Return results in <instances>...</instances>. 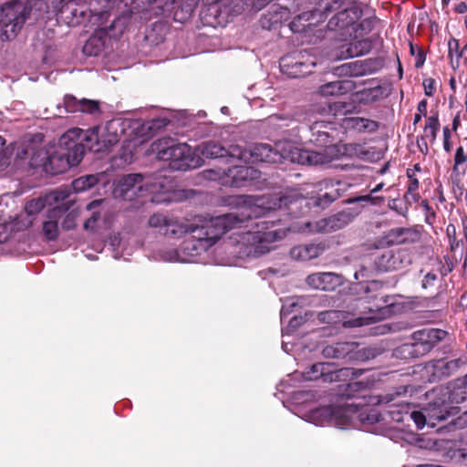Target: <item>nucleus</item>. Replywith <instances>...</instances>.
I'll return each mask as SVG.
<instances>
[{
  "mask_svg": "<svg viewBox=\"0 0 467 467\" xmlns=\"http://www.w3.org/2000/svg\"><path fill=\"white\" fill-rule=\"evenodd\" d=\"M281 63L282 67H287L291 68V70L288 71V74L294 78L304 77L307 74H310L312 72V67L316 66V62L313 60L305 62L297 59L294 63H290L286 57L282 58Z\"/></svg>",
  "mask_w": 467,
  "mask_h": 467,
  "instance_id": "nucleus-28",
  "label": "nucleus"
},
{
  "mask_svg": "<svg viewBox=\"0 0 467 467\" xmlns=\"http://www.w3.org/2000/svg\"><path fill=\"white\" fill-rule=\"evenodd\" d=\"M64 107L67 112L80 111L81 99H77L73 96L67 95L64 98Z\"/></svg>",
  "mask_w": 467,
  "mask_h": 467,
  "instance_id": "nucleus-40",
  "label": "nucleus"
},
{
  "mask_svg": "<svg viewBox=\"0 0 467 467\" xmlns=\"http://www.w3.org/2000/svg\"><path fill=\"white\" fill-rule=\"evenodd\" d=\"M102 48V43L97 36H91L85 43L83 52L88 56H98Z\"/></svg>",
  "mask_w": 467,
  "mask_h": 467,
  "instance_id": "nucleus-36",
  "label": "nucleus"
},
{
  "mask_svg": "<svg viewBox=\"0 0 467 467\" xmlns=\"http://www.w3.org/2000/svg\"><path fill=\"white\" fill-rule=\"evenodd\" d=\"M451 131L448 127L443 129V149L445 151L450 152L451 150L452 145L451 142Z\"/></svg>",
  "mask_w": 467,
  "mask_h": 467,
  "instance_id": "nucleus-47",
  "label": "nucleus"
},
{
  "mask_svg": "<svg viewBox=\"0 0 467 467\" xmlns=\"http://www.w3.org/2000/svg\"><path fill=\"white\" fill-rule=\"evenodd\" d=\"M358 345L355 342H337L327 345L322 348V355L325 358H353V352Z\"/></svg>",
  "mask_w": 467,
  "mask_h": 467,
  "instance_id": "nucleus-23",
  "label": "nucleus"
},
{
  "mask_svg": "<svg viewBox=\"0 0 467 467\" xmlns=\"http://www.w3.org/2000/svg\"><path fill=\"white\" fill-rule=\"evenodd\" d=\"M456 12H458L459 14H463L465 12H467V5L463 2L460 3L456 8H455Z\"/></svg>",
  "mask_w": 467,
  "mask_h": 467,
  "instance_id": "nucleus-57",
  "label": "nucleus"
},
{
  "mask_svg": "<svg viewBox=\"0 0 467 467\" xmlns=\"http://www.w3.org/2000/svg\"><path fill=\"white\" fill-rule=\"evenodd\" d=\"M440 129V122L437 116H431L427 119L424 127V137L431 142L436 140L437 132Z\"/></svg>",
  "mask_w": 467,
  "mask_h": 467,
  "instance_id": "nucleus-34",
  "label": "nucleus"
},
{
  "mask_svg": "<svg viewBox=\"0 0 467 467\" xmlns=\"http://www.w3.org/2000/svg\"><path fill=\"white\" fill-rule=\"evenodd\" d=\"M421 171L420 165L419 163H416L413 168L407 170V176L410 179L416 178V173L420 172Z\"/></svg>",
  "mask_w": 467,
  "mask_h": 467,
  "instance_id": "nucleus-51",
  "label": "nucleus"
},
{
  "mask_svg": "<svg viewBox=\"0 0 467 467\" xmlns=\"http://www.w3.org/2000/svg\"><path fill=\"white\" fill-rule=\"evenodd\" d=\"M360 99L366 103L375 102L384 97V90L380 86L365 88L360 94Z\"/></svg>",
  "mask_w": 467,
  "mask_h": 467,
  "instance_id": "nucleus-35",
  "label": "nucleus"
},
{
  "mask_svg": "<svg viewBox=\"0 0 467 467\" xmlns=\"http://www.w3.org/2000/svg\"><path fill=\"white\" fill-rule=\"evenodd\" d=\"M332 364L328 362H319L312 365L308 370L304 372L303 376L306 380H316L323 378L325 381H333L337 374H347L348 369H339L337 372H330Z\"/></svg>",
  "mask_w": 467,
  "mask_h": 467,
  "instance_id": "nucleus-20",
  "label": "nucleus"
},
{
  "mask_svg": "<svg viewBox=\"0 0 467 467\" xmlns=\"http://www.w3.org/2000/svg\"><path fill=\"white\" fill-rule=\"evenodd\" d=\"M421 206L424 208V210L426 212H430L431 211V207H430V205L428 204V202L426 201H422Z\"/></svg>",
  "mask_w": 467,
  "mask_h": 467,
  "instance_id": "nucleus-61",
  "label": "nucleus"
},
{
  "mask_svg": "<svg viewBox=\"0 0 467 467\" xmlns=\"http://www.w3.org/2000/svg\"><path fill=\"white\" fill-rule=\"evenodd\" d=\"M32 9L30 0H16L0 7V29L6 39L15 37Z\"/></svg>",
  "mask_w": 467,
  "mask_h": 467,
  "instance_id": "nucleus-6",
  "label": "nucleus"
},
{
  "mask_svg": "<svg viewBox=\"0 0 467 467\" xmlns=\"http://www.w3.org/2000/svg\"><path fill=\"white\" fill-rule=\"evenodd\" d=\"M466 365V358H458L450 360L440 359L433 365V374L439 378L450 377Z\"/></svg>",
  "mask_w": 467,
  "mask_h": 467,
  "instance_id": "nucleus-24",
  "label": "nucleus"
},
{
  "mask_svg": "<svg viewBox=\"0 0 467 467\" xmlns=\"http://www.w3.org/2000/svg\"><path fill=\"white\" fill-rule=\"evenodd\" d=\"M195 151L198 155L206 158H227L229 161L238 160V158H244L245 156V153H243V148L239 145H231L226 149L214 141H207L200 144Z\"/></svg>",
  "mask_w": 467,
  "mask_h": 467,
  "instance_id": "nucleus-12",
  "label": "nucleus"
},
{
  "mask_svg": "<svg viewBox=\"0 0 467 467\" xmlns=\"http://www.w3.org/2000/svg\"><path fill=\"white\" fill-rule=\"evenodd\" d=\"M334 130V124L330 121L316 119L309 126L311 133L309 141L323 148L320 151L299 149L286 142L276 143L275 149L269 144H256L249 150L243 149L245 156L238 160L267 163H278L287 160L302 165H324L344 155L358 157L364 154L363 149L358 144L332 143Z\"/></svg>",
  "mask_w": 467,
  "mask_h": 467,
  "instance_id": "nucleus-1",
  "label": "nucleus"
},
{
  "mask_svg": "<svg viewBox=\"0 0 467 467\" xmlns=\"http://www.w3.org/2000/svg\"><path fill=\"white\" fill-rule=\"evenodd\" d=\"M74 205L71 204L70 207H72ZM68 213H67L63 223H62V228L67 230V231H69V230H72L74 229L76 226H77V220L78 218L79 217V214H80V212L78 210V208H69V210H67Z\"/></svg>",
  "mask_w": 467,
  "mask_h": 467,
  "instance_id": "nucleus-37",
  "label": "nucleus"
},
{
  "mask_svg": "<svg viewBox=\"0 0 467 467\" xmlns=\"http://www.w3.org/2000/svg\"><path fill=\"white\" fill-rule=\"evenodd\" d=\"M261 172L251 166H234L229 168L223 177H220L223 181V184L234 187H243L247 183L259 179Z\"/></svg>",
  "mask_w": 467,
  "mask_h": 467,
  "instance_id": "nucleus-14",
  "label": "nucleus"
},
{
  "mask_svg": "<svg viewBox=\"0 0 467 467\" xmlns=\"http://www.w3.org/2000/svg\"><path fill=\"white\" fill-rule=\"evenodd\" d=\"M447 332L438 328H423L411 334V340L421 356L428 354L439 342L447 337Z\"/></svg>",
  "mask_w": 467,
  "mask_h": 467,
  "instance_id": "nucleus-10",
  "label": "nucleus"
},
{
  "mask_svg": "<svg viewBox=\"0 0 467 467\" xmlns=\"http://www.w3.org/2000/svg\"><path fill=\"white\" fill-rule=\"evenodd\" d=\"M424 92L426 96H432L435 90V81L432 78H427L423 81Z\"/></svg>",
  "mask_w": 467,
  "mask_h": 467,
  "instance_id": "nucleus-48",
  "label": "nucleus"
},
{
  "mask_svg": "<svg viewBox=\"0 0 467 467\" xmlns=\"http://www.w3.org/2000/svg\"><path fill=\"white\" fill-rule=\"evenodd\" d=\"M394 355L397 358L410 359V358H417L422 357L420 353H418L417 348L414 345L413 341L410 343H405L401 346L398 347L394 350Z\"/></svg>",
  "mask_w": 467,
  "mask_h": 467,
  "instance_id": "nucleus-32",
  "label": "nucleus"
},
{
  "mask_svg": "<svg viewBox=\"0 0 467 467\" xmlns=\"http://www.w3.org/2000/svg\"><path fill=\"white\" fill-rule=\"evenodd\" d=\"M347 85H348V82L342 80L328 82L319 88V92L323 96L339 95L347 90Z\"/></svg>",
  "mask_w": 467,
  "mask_h": 467,
  "instance_id": "nucleus-31",
  "label": "nucleus"
},
{
  "mask_svg": "<svg viewBox=\"0 0 467 467\" xmlns=\"http://www.w3.org/2000/svg\"><path fill=\"white\" fill-rule=\"evenodd\" d=\"M410 417L413 420L418 429H423L426 425L434 428L438 422L446 419L447 412L440 407L433 405L424 408L420 411H412Z\"/></svg>",
  "mask_w": 467,
  "mask_h": 467,
  "instance_id": "nucleus-16",
  "label": "nucleus"
},
{
  "mask_svg": "<svg viewBox=\"0 0 467 467\" xmlns=\"http://www.w3.org/2000/svg\"><path fill=\"white\" fill-rule=\"evenodd\" d=\"M171 218L164 214L155 213L149 218L148 223L150 227L159 228L165 231Z\"/></svg>",
  "mask_w": 467,
  "mask_h": 467,
  "instance_id": "nucleus-39",
  "label": "nucleus"
},
{
  "mask_svg": "<svg viewBox=\"0 0 467 467\" xmlns=\"http://www.w3.org/2000/svg\"><path fill=\"white\" fill-rule=\"evenodd\" d=\"M458 124H459L458 118H455V119H453V123H452L453 130H456V129H457Z\"/></svg>",
  "mask_w": 467,
  "mask_h": 467,
  "instance_id": "nucleus-64",
  "label": "nucleus"
},
{
  "mask_svg": "<svg viewBox=\"0 0 467 467\" xmlns=\"http://www.w3.org/2000/svg\"><path fill=\"white\" fill-rule=\"evenodd\" d=\"M461 304H462V305H467V293H464V294L461 296Z\"/></svg>",
  "mask_w": 467,
  "mask_h": 467,
  "instance_id": "nucleus-60",
  "label": "nucleus"
},
{
  "mask_svg": "<svg viewBox=\"0 0 467 467\" xmlns=\"http://www.w3.org/2000/svg\"><path fill=\"white\" fill-rule=\"evenodd\" d=\"M372 319V317H359L348 322V326L350 327H361L368 324V320Z\"/></svg>",
  "mask_w": 467,
  "mask_h": 467,
  "instance_id": "nucleus-50",
  "label": "nucleus"
},
{
  "mask_svg": "<svg viewBox=\"0 0 467 467\" xmlns=\"http://www.w3.org/2000/svg\"><path fill=\"white\" fill-rule=\"evenodd\" d=\"M298 304H299L298 299H296V300H294V299L289 300V306L294 307V306H297Z\"/></svg>",
  "mask_w": 467,
  "mask_h": 467,
  "instance_id": "nucleus-63",
  "label": "nucleus"
},
{
  "mask_svg": "<svg viewBox=\"0 0 467 467\" xmlns=\"http://www.w3.org/2000/svg\"><path fill=\"white\" fill-rule=\"evenodd\" d=\"M410 261L402 250L389 251L378 258L377 265L383 271H395L407 265Z\"/></svg>",
  "mask_w": 467,
  "mask_h": 467,
  "instance_id": "nucleus-18",
  "label": "nucleus"
},
{
  "mask_svg": "<svg viewBox=\"0 0 467 467\" xmlns=\"http://www.w3.org/2000/svg\"><path fill=\"white\" fill-rule=\"evenodd\" d=\"M383 186H384V183H383V182H380V183L377 184V185H376V186H375V187L370 191L371 194H372V193H376V192H378L381 191V190H382V188H383Z\"/></svg>",
  "mask_w": 467,
  "mask_h": 467,
  "instance_id": "nucleus-59",
  "label": "nucleus"
},
{
  "mask_svg": "<svg viewBox=\"0 0 467 467\" xmlns=\"http://www.w3.org/2000/svg\"><path fill=\"white\" fill-rule=\"evenodd\" d=\"M467 157L464 154L463 148L462 146L458 147L454 156V170L460 164L466 162Z\"/></svg>",
  "mask_w": 467,
  "mask_h": 467,
  "instance_id": "nucleus-46",
  "label": "nucleus"
},
{
  "mask_svg": "<svg viewBox=\"0 0 467 467\" xmlns=\"http://www.w3.org/2000/svg\"><path fill=\"white\" fill-rule=\"evenodd\" d=\"M419 189V180L417 178L410 179L406 197L410 195L414 201L417 200V191Z\"/></svg>",
  "mask_w": 467,
  "mask_h": 467,
  "instance_id": "nucleus-45",
  "label": "nucleus"
},
{
  "mask_svg": "<svg viewBox=\"0 0 467 467\" xmlns=\"http://www.w3.org/2000/svg\"><path fill=\"white\" fill-rule=\"evenodd\" d=\"M317 11L313 12H306L297 16L294 18V20L290 23V28L294 32H301L306 30L310 27L314 23L310 20L317 15Z\"/></svg>",
  "mask_w": 467,
  "mask_h": 467,
  "instance_id": "nucleus-30",
  "label": "nucleus"
},
{
  "mask_svg": "<svg viewBox=\"0 0 467 467\" xmlns=\"http://www.w3.org/2000/svg\"><path fill=\"white\" fill-rule=\"evenodd\" d=\"M420 119H421V114H415L413 123L417 124L420 121Z\"/></svg>",
  "mask_w": 467,
  "mask_h": 467,
  "instance_id": "nucleus-62",
  "label": "nucleus"
},
{
  "mask_svg": "<svg viewBox=\"0 0 467 467\" xmlns=\"http://www.w3.org/2000/svg\"><path fill=\"white\" fill-rule=\"evenodd\" d=\"M285 236V230L245 232L239 234V253L244 256L257 257L274 249V244Z\"/></svg>",
  "mask_w": 467,
  "mask_h": 467,
  "instance_id": "nucleus-5",
  "label": "nucleus"
},
{
  "mask_svg": "<svg viewBox=\"0 0 467 467\" xmlns=\"http://www.w3.org/2000/svg\"><path fill=\"white\" fill-rule=\"evenodd\" d=\"M99 111V102L91 99H81L80 112L95 114Z\"/></svg>",
  "mask_w": 467,
  "mask_h": 467,
  "instance_id": "nucleus-41",
  "label": "nucleus"
},
{
  "mask_svg": "<svg viewBox=\"0 0 467 467\" xmlns=\"http://www.w3.org/2000/svg\"><path fill=\"white\" fill-rule=\"evenodd\" d=\"M122 123L120 119H112L108 121L103 127H99V143L102 145L103 150L119 141V131L121 130Z\"/></svg>",
  "mask_w": 467,
  "mask_h": 467,
  "instance_id": "nucleus-21",
  "label": "nucleus"
},
{
  "mask_svg": "<svg viewBox=\"0 0 467 467\" xmlns=\"http://www.w3.org/2000/svg\"><path fill=\"white\" fill-rule=\"evenodd\" d=\"M342 126L358 132H374L379 128L377 121L361 117H347L343 119Z\"/></svg>",
  "mask_w": 467,
  "mask_h": 467,
  "instance_id": "nucleus-26",
  "label": "nucleus"
},
{
  "mask_svg": "<svg viewBox=\"0 0 467 467\" xmlns=\"http://www.w3.org/2000/svg\"><path fill=\"white\" fill-rule=\"evenodd\" d=\"M448 46H449V54H450V56H451L453 51H456V52L458 51L459 42L456 39H451L449 41Z\"/></svg>",
  "mask_w": 467,
  "mask_h": 467,
  "instance_id": "nucleus-54",
  "label": "nucleus"
},
{
  "mask_svg": "<svg viewBox=\"0 0 467 467\" xmlns=\"http://www.w3.org/2000/svg\"><path fill=\"white\" fill-rule=\"evenodd\" d=\"M200 226L201 224H189L186 221L171 218L163 234L171 238H181L186 234H192Z\"/></svg>",
  "mask_w": 467,
  "mask_h": 467,
  "instance_id": "nucleus-27",
  "label": "nucleus"
},
{
  "mask_svg": "<svg viewBox=\"0 0 467 467\" xmlns=\"http://www.w3.org/2000/svg\"><path fill=\"white\" fill-rule=\"evenodd\" d=\"M418 111L420 112L419 114H422V115L426 116V114H427V101L425 99H422L421 101L419 102V104H418Z\"/></svg>",
  "mask_w": 467,
  "mask_h": 467,
  "instance_id": "nucleus-55",
  "label": "nucleus"
},
{
  "mask_svg": "<svg viewBox=\"0 0 467 467\" xmlns=\"http://www.w3.org/2000/svg\"><path fill=\"white\" fill-rule=\"evenodd\" d=\"M82 0H71L61 9L62 15L68 18L71 16V24H78L89 13L90 17H97L98 20L104 17L113 9L116 0H90L88 6L80 5Z\"/></svg>",
  "mask_w": 467,
  "mask_h": 467,
  "instance_id": "nucleus-8",
  "label": "nucleus"
},
{
  "mask_svg": "<svg viewBox=\"0 0 467 467\" xmlns=\"http://www.w3.org/2000/svg\"><path fill=\"white\" fill-rule=\"evenodd\" d=\"M354 215L348 211H342L330 217L312 223H306V228L311 233H330L347 226Z\"/></svg>",
  "mask_w": 467,
  "mask_h": 467,
  "instance_id": "nucleus-11",
  "label": "nucleus"
},
{
  "mask_svg": "<svg viewBox=\"0 0 467 467\" xmlns=\"http://www.w3.org/2000/svg\"><path fill=\"white\" fill-rule=\"evenodd\" d=\"M290 12L287 8L274 5L270 10L265 14L261 20V26L264 28L271 29L275 25L285 22L289 19Z\"/></svg>",
  "mask_w": 467,
  "mask_h": 467,
  "instance_id": "nucleus-25",
  "label": "nucleus"
},
{
  "mask_svg": "<svg viewBox=\"0 0 467 467\" xmlns=\"http://www.w3.org/2000/svg\"><path fill=\"white\" fill-rule=\"evenodd\" d=\"M99 142V127L86 130L79 128L70 129L60 137L57 150L51 153L47 152L39 165L53 173H62L81 161L85 149L96 152L103 151Z\"/></svg>",
  "mask_w": 467,
  "mask_h": 467,
  "instance_id": "nucleus-3",
  "label": "nucleus"
},
{
  "mask_svg": "<svg viewBox=\"0 0 467 467\" xmlns=\"http://www.w3.org/2000/svg\"><path fill=\"white\" fill-rule=\"evenodd\" d=\"M322 198L325 200L326 203H330L335 200V197L331 196L329 193H325Z\"/></svg>",
  "mask_w": 467,
  "mask_h": 467,
  "instance_id": "nucleus-58",
  "label": "nucleus"
},
{
  "mask_svg": "<svg viewBox=\"0 0 467 467\" xmlns=\"http://www.w3.org/2000/svg\"><path fill=\"white\" fill-rule=\"evenodd\" d=\"M325 250L326 245L322 243L299 244L290 250V256L296 261H308L317 258Z\"/></svg>",
  "mask_w": 467,
  "mask_h": 467,
  "instance_id": "nucleus-22",
  "label": "nucleus"
},
{
  "mask_svg": "<svg viewBox=\"0 0 467 467\" xmlns=\"http://www.w3.org/2000/svg\"><path fill=\"white\" fill-rule=\"evenodd\" d=\"M306 283L314 289L332 291L339 285V278L333 273H315L306 277Z\"/></svg>",
  "mask_w": 467,
  "mask_h": 467,
  "instance_id": "nucleus-19",
  "label": "nucleus"
},
{
  "mask_svg": "<svg viewBox=\"0 0 467 467\" xmlns=\"http://www.w3.org/2000/svg\"><path fill=\"white\" fill-rule=\"evenodd\" d=\"M305 207H306V200L296 192H292L275 199L267 207L249 202L240 207L237 212L204 219L201 226L193 230L192 236L182 243L181 246L182 263L194 262L199 255L213 246L226 232L241 227L244 223L253 217L265 215L266 211L285 209L289 215L297 217L304 213Z\"/></svg>",
  "mask_w": 467,
  "mask_h": 467,
  "instance_id": "nucleus-2",
  "label": "nucleus"
},
{
  "mask_svg": "<svg viewBox=\"0 0 467 467\" xmlns=\"http://www.w3.org/2000/svg\"><path fill=\"white\" fill-rule=\"evenodd\" d=\"M144 185L146 191L152 195L153 202H171L174 198V183L169 177L159 176L153 181H147Z\"/></svg>",
  "mask_w": 467,
  "mask_h": 467,
  "instance_id": "nucleus-13",
  "label": "nucleus"
},
{
  "mask_svg": "<svg viewBox=\"0 0 467 467\" xmlns=\"http://www.w3.org/2000/svg\"><path fill=\"white\" fill-rule=\"evenodd\" d=\"M98 183L96 175H86L73 181L72 188L76 192L90 189Z\"/></svg>",
  "mask_w": 467,
  "mask_h": 467,
  "instance_id": "nucleus-33",
  "label": "nucleus"
},
{
  "mask_svg": "<svg viewBox=\"0 0 467 467\" xmlns=\"http://www.w3.org/2000/svg\"><path fill=\"white\" fill-rule=\"evenodd\" d=\"M99 213H97V212H94L92 213V215L90 216V218H88L85 223H84V228L86 230H90V229H93V226L95 224V223L99 219Z\"/></svg>",
  "mask_w": 467,
  "mask_h": 467,
  "instance_id": "nucleus-49",
  "label": "nucleus"
},
{
  "mask_svg": "<svg viewBox=\"0 0 467 467\" xmlns=\"http://www.w3.org/2000/svg\"><path fill=\"white\" fill-rule=\"evenodd\" d=\"M157 158L169 161L171 170L186 171L203 164L202 158L187 143H177L170 138H164L152 145Z\"/></svg>",
  "mask_w": 467,
  "mask_h": 467,
  "instance_id": "nucleus-4",
  "label": "nucleus"
},
{
  "mask_svg": "<svg viewBox=\"0 0 467 467\" xmlns=\"http://www.w3.org/2000/svg\"><path fill=\"white\" fill-rule=\"evenodd\" d=\"M143 178L140 174H128L123 176L116 187L114 188L113 194L115 198L123 200H132L137 191H141Z\"/></svg>",
  "mask_w": 467,
  "mask_h": 467,
  "instance_id": "nucleus-15",
  "label": "nucleus"
},
{
  "mask_svg": "<svg viewBox=\"0 0 467 467\" xmlns=\"http://www.w3.org/2000/svg\"><path fill=\"white\" fill-rule=\"evenodd\" d=\"M350 410L348 407H322L312 410L306 416V420L316 424L323 425L328 422L336 424H346L349 420Z\"/></svg>",
  "mask_w": 467,
  "mask_h": 467,
  "instance_id": "nucleus-9",
  "label": "nucleus"
},
{
  "mask_svg": "<svg viewBox=\"0 0 467 467\" xmlns=\"http://www.w3.org/2000/svg\"><path fill=\"white\" fill-rule=\"evenodd\" d=\"M48 202L55 206L48 211L43 222V233L47 240L54 241L59 235L58 220L76 201L67 190H57L49 194Z\"/></svg>",
  "mask_w": 467,
  "mask_h": 467,
  "instance_id": "nucleus-7",
  "label": "nucleus"
},
{
  "mask_svg": "<svg viewBox=\"0 0 467 467\" xmlns=\"http://www.w3.org/2000/svg\"><path fill=\"white\" fill-rule=\"evenodd\" d=\"M371 47L372 44L368 39L353 41L347 47L345 58L364 56L370 51Z\"/></svg>",
  "mask_w": 467,
  "mask_h": 467,
  "instance_id": "nucleus-29",
  "label": "nucleus"
},
{
  "mask_svg": "<svg viewBox=\"0 0 467 467\" xmlns=\"http://www.w3.org/2000/svg\"><path fill=\"white\" fill-rule=\"evenodd\" d=\"M424 62H425V56H424V54L422 52H419L417 54L416 58H415V67L417 68H419V67L423 66Z\"/></svg>",
  "mask_w": 467,
  "mask_h": 467,
  "instance_id": "nucleus-53",
  "label": "nucleus"
},
{
  "mask_svg": "<svg viewBox=\"0 0 467 467\" xmlns=\"http://www.w3.org/2000/svg\"><path fill=\"white\" fill-rule=\"evenodd\" d=\"M368 202L371 204H379L382 202H384V197L382 196H372L371 194L367 195H361L355 199L349 200L348 202Z\"/></svg>",
  "mask_w": 467,
  "mask_h": 467,
  "instance_id": "nucleus-43",
  "label": "nucleus"
},
{
  "mask_svg": "<svg viewBox=\"0 0 467 467\" xmlns=\"http://www.w3.org/2000/svg\"><path fill=\"white\" fill-rule=\"evenodd\" d=\"M45 206L44 201L41 199H35L28 202L26 205V211L28 214H34L40 212Z\"/></svg>",
  "mask_w": 467,
  "mask_h": 467,
  "instance_id": "nucleus-42",
  "label": "nucleus"
},
{
  "mask_svg": "<svg viewBox=\"0 0 467 467\" xmlns=\"http://www.w3.org/2000/svg\"><path fill=\"white\" fill-rule=\"evenodd\" d=\"M421 233L417 228H393L386 234V242L389 245L415 244L420 242Z\"/></svg>",
  "mask_w": 467,
  "mask_h": 467,
  "instance_id": "nucleus-17",
  "label": "nucleus"
},
{
  "mask_svg": "<svg viewBox=\"0 0 467 467\" xmlns=\"http://www.w3.org/2000/svg\"><path fill=\"white\" fill-rule=\"evenodd\" d=\"M104 200L102 199H99V200H95L91 202H89L88 205H87V209L91 211V210H94L95 208L102 205L104 203Z\"/></svg>",
  "mask_w": 467,
  "mask_h": 467,
  "instance_id": "nucleus-56",
  "label": "nucleus"
},
{
  "mask_svg": "<svg viewBox=\"0 0 467 467\" xmlns=\"http://www.w3.org/2000/svg\"><path fill=\"white\" fill-rule=\"evenodd\" d=\"M300 323V319L294 317L289 321L287 327L284 330V333H288L290 330L295 329Z\"/></svg>",
  "mask_w": 467,
  "mask_h": 467,
  "instance_id": "nucleus-52",
  "label": "nucleus"
},
{
  "mask_svg": "<svg viewBox=\"0 0 467 467\" xmlns=\"http://www.w3.org/2000/svg\"><path fill=\"white\" fill-rule=\"evenodd\" d=\"M438 281V275L434 272L427 273L421 282V286L424 289L433 287Z\"/></svg>",
  "mask_w": 467,
  "mask_h": 467,
  "instance_id": "nucleus-44",
  "label": "nucleus"
},
{
  "mask_svg": "<svg viewBox=\"0 0 467 467\" xmlns=\"http://www.w3.org/2000/svg\"><path fill=\"white\" fill-rule=\"evenodd\" d=\"M161 260L169 263H182L181 249H163L159 252Z\"/></svg>",
  "mask_w": 467,
  "mask_h": 467,
  "instance_id": "nucleus-38",
  "label": "nucleus"
}]
</instances>
